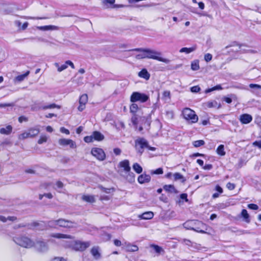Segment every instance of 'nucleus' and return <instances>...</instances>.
Listing matches in <instances>:
<instances>
[{"label":"nucleus","mask_w":261,"mask_h":261,"mask_svg":"<svg viewBox=\"0 0 261 261\" xmlns=\"http://www.w3.org/2000/svg\"><path fill=\"white\" fill-rule=\"evenodd\" d=\"M128 51H145L147 53V58L156 60L166 64H168L170 62V60L160 57L161 55V52L154 50L148 48H137L128 50Z\"/></svg>","instance_id":"nucleus-1"},{"label":"nucleus","mask_w":261,"mask_h":261,"mask_svg":"<svg viewBox=\"0 0 261 261\" xmlns=\"http://www.w3.org/2000/svg\"><path fill=\"white\" fill-rule=\"evenodd\" d=\"M13 241L18 245L25 248L34 247V242L29 238L24 236H20L13 238Z\"/></svg>","instance_id":"nucleus-2"},{"label":"nucleus","mask_w":261,"mask_h":261,"mask_svg":"<svg viewBox=\"0 0 261 261\" xmlns=\"http://www.w3.org/2000/svg\"><path fill=\"white\" fill-rule=\"evenodd\" d=\"M182 114L186 120L191 121V123H196L198 120V116L190 108H185L182 112Z\"/></svg>","instance_id":"nucleus-3"},{"label":"nucleus","mask_w":261,"mask_h":261,"mask_svg":"<svg viewBox=\"0 0 261 261\" xmlns=\"http://www.w3.org/2000/svg\"><path fill=\"white\" fill-rule=\"evenodd\" d=\"M149 99V96L145 93L139 92H134L132 94L130 100L132 102L140 101L141 102H145Z\"/></svg>","instance_id":"nucleus-4"},{"label":"nucleus","mask_w":261,"mask_h":261,"mask_svg":"<svg viewBox=\"0 0 261 261\" xmlns=\"http://www.w3.org/2000/svg\"><path fill=\"white\" fill-rule=\"evenodd\" d=\"M149 147L148 142L144 138H138L135 140V147L138 152L142 154L145 148Z\"/></svg>","instance_id":"nucleus-5"},{"label":"nucleus","mask_w":261,"mask_h":261,"mask_svg":"<svg viewBox=\"0 0 261 261\" xmlns=\"http://www.w3.org/2000/svg\"><path fill=\"white\" fill-rule=\"evenodd\" d=\"M91 245L89 241L82 242L81 241H76L72 246L73 250L79 251H83L88 248Z\"/></svg>","instance_id":"nucleus-6"},{"label":"nucleus","mask_w":261,"mask_h":261,"mask_svg":"<svg viewBox=\"0 0 261 261\" xmlns=\"http://www.w3.org/2000/svg\"><path fill=\"white\" fill-rule=\"evenodd\" d=\"M40 132V130L37 128H31L28 132L21 134L19 137V139H25L28 138H32L37 136Z\"/></svg>","instance_id":"nucleus-7"},{"label":"nucleus","mask_w":261,"mask_h":261,"mask_svg":"<svg viewBox=\"0 0 261 261\" xmlns=\"http://www.w3.org/2000/svg\"><path fill=\"white\" fill-rule=\"evenodd\" d=\"M57 221L58 226L66 228H73L75 224V223L73 221L62 218L59 219Z\"/></svg>","instance_id":"nucleus-8"},{"label":"nucleus","mask_w":261,"mask_h":261,"mask_svg":"<svg viewBox=\"0 0 261 261\" xmlns=\"http://www.w3.org/2000/svg\"><path fill=\"white\" fill-rule=\"evenodd\" d=\"M34 246L39 252H45L48 250L47 244L43 241H36L35 243L34 242Z\"/></svg>","instance_id":"nucleus-9"},{"label":"nucleus","mask_w":261,"mask_h":261,"mask_svg":"<svg viewBox=\"0 0 261 261\" xmlns=\"http://www.w3.org/2000/svg\"><path fill=\"white\" fill-rule=\"evenodd\" d=\"M200 223L198 221H194V220H191V221H188L186 222H185L183 224L184 227L189 230H193L195 231L200 232L202 233H204L205 232L204 230H199L198 228H195L194 227V224H196V223Z\"/></svg>","instance_id":"nucleus-10"},{"label":"nucleus","mask_w":261,"mask_h":261,"mask_svg":"<svg viewBox=\"0 0 261 261\" xmlns=\"http://www.w3.org/2000/svg\"><path fill=\"white\" fill-rule=\"evenodd\" d=\"M92 154L100 161L105 159L106 155L103 150L101 148H93L91 150Z\"/></svg>","instance_id":"nucleus-11"},{"label":"nucleus","mask_w":261,"mask_h":261,"mask_svg":"<svg viewBox=\"0 0 261 261\" xmlns=\"http://www.w3.org/2000/svg\"><path fill=\"white\" fill-rule=\"evenodd\" d=\"M140 122L141 125H143L144 128L149 130L151 122V114L147 116H142L140 118Z\"/></svg>","instance_id":"nucleus-12"},{"label":"nucleus","mask_w":261,"mask_h":261,"mask_svg":"<svg viewBox=\"0 0 261 261\" xmlns=\"http://www.w3.org/2000/svg\"><path fill=\"white\" fill-rule=\"evenodd\" d=\"M30 227H29V229H33L34 227L37 228L38 230H44L46 229V223L44 221H41L40 222H33L30 223Z\"/></svg>","instance_id":"nucleus-13"},{"label":"nucleus","mask_w":261,"mask_h":261,"mask_svg":"<svg viewBox=\"0 0 261 261\" xmlns=\"http://www.w3.org/2000/svg\"><path fill=\"white\" fill-rule=\"evenodd\" d=\"M88 101V95L86 94H84L81 96L79 99L80 106L78 107V110L82 112L85 108V105Z\"/></svg>","instance_id":"nucleus-14"},{"label":"nucleus","mask_w":261,"mask_h":261,"mask_svg":"<svg viewBox=\"0 0 261 261\" xmlns=\"http://www.w3.org/2000/svg\"><path fill=\"white\" fill-rule=\"evenodd\" d=\"M59 143L62 146H67L69 145L71 148L76 147L75 142L70 139H60L59 140Z\"/></svg>","instance_id":"nucleus-15"},{"label":"nucleus","mask_w":261,"mask_h":261,"mask_svg":"<svg viewBox=\"0 0 261 261\" xmlns=\"http://www.w3.org/2000/svg\"><path fill=\"white\" fill-rule=\"evenodd\" d=\"M240 121L242 124H248L252 120V117L248 114H244L240 116Z\"/></svg>","instance_id":"nucleus-16"},{"label":"nucleus","mask_w":261,"mask_h":261,"mask_svg":"<svg viewBox=\"0 0 261 261\" xmlns=\"http://www.w3.org/2000/svg\"><path fill=\"white\" fill-rule=\"evenodd\" d=\"M90 252L95 259L97 260L101 258V253H100L99 247H93L91 249Z\"/></svg>","instance_id":"nucleus-17"},{"label":"nucleus","mask_w":261,"mask_h":261,"mask_svg":"<svg viewBox=\"0 0 261 261\" xmlns=\"http://www.w3.org/2000/svg\"><path fill=\"white\" fill-rule=\"evenodd\" d=\"M150 179V175L146 174H142L139 175L138 178V181L141 184L149 182Z\"/></svg>","instance_id":"nucleus-18"},{"label":"nucleus","mask_w":261,"mask_h":261,"mask_svg":"<svg viewBox=\"0 0 261 261\" xmlns=\"http://www.w3.org/2000/svg\"><path fill=\"white\" fill-rule=\"evenodd\" d=\"M154 214L153 212L149 211L143 213L141 215H139L138 217L140 219L149 220L153 218Z\"/></svg>","instance_id":"nucleus-19"},{"label":"nucleus","mask_w":261,"mask_h":261,"mask_svg":"<svg viewBox=\"0 0 261 261\" xmlns=\"http://www.w3.org/2000/svg\"><path fill=\"white\" fill-rule=\"evenodd\" d=\"M125 249L127 252H136L138 250L139 248L137 246L130 243H125Z\"/></svg>","instance_id":"nucleus-20"},{"label":"nucleus","mask_w":261,"mask_h":261,"mask_svg":"<svg viewBox=\"0 0 261 261\" xmlns=\"http://www.w3.org/2000/svg\"><path fill=\"white\" fill-rule=\"evenodd\" d=\"M51 237L57 238V239H73V237L69 235V234H62V233H53L51 235Z\"/></svg>","instance_id":"nucleus-21"},{"label":"nucleus","mask_w":261,"mask_h":261,"mask_svg":"<svg viewBox=\"0 0 261 261\" xmlns=\"http://www.w3.org/2000/svg\"><path fill=\"white\" fill-rule=\"evenodd\" d=\"M92 135L93 138V140L96 141H101L105 138L104 136L98 131L93 132Z\"/></svg>","instance_id":"nucleus-22"},{"label":"nucleus","mask_w":261,"mask_h":261,"mask_svg":"<svg viewBox=\"0 0 261 261\" xmlns=\"http://www.w3.org/2000/svg\"><path fill=\"white\" fill-rule=\"evenodd\" d=\"M120 166L124 168L126 172H129L130 171V167L129 166V162L128 160H125L121 161L119 163Z\"/></svg>","instance_id":"nucleus-23"},{"label":"nucleus","mask_w":261,"mask_h":261,"mask_svg":"<svg viewBox=\"0 0 261 261\" xmlns=\"http://www.w3.org/2000/svg\"><path fill=\"white\" fill-rule=\"evenodd\" d=\"M163 189L167 192L171 193H177V190L175 188L174 186L172 185H166L163 187Z\"/></svg>","instance_id":"nucleus-24"},{"label":"nucleus","mask_w":261,"mask_h":261,"mask_svg":"<svg viewBox=\"0 0 261 261\" xmlns=\"http://www.w3.org/2000/svg\"><path fill=\"white\" fill-rule=\"evenodd\" d=\"M37 29L41 31H48V30H56L58 29V27L55 25H44V26H39L37 27Z\"/></svg>","instance_id":"nucleus-25"},{"label":"nucleus","mask_w":261,"mask_h":261,"mask_svg":"<svg viewBox=\"0 0 261 261\" xmlns=\"http://www.w3.org/2000/svg\"><path fill=\"white\" fill-rule=\"evenodd\" d=\"M54 108H58L59 109L61 108V107L59 105L55 104V103H51V104H49V105L42 106L41 107L39 108V109H42V110H45L46 109H54Z\"/></svg>","instance_id":"nucleus-26"},{"label":"nucleus","mask_w":261,"mask_h":261,"mask_svg":"<svg viewBox=\"0 0 261 261\" xmlns=\"http://www.w3.org/2000/svg\"><path fill=\"white\" fill-rule=\"evenodd\" d=\"M138 75L140 77L147 80H148L150 77V74L146 69H143L141 71H140L138 73Z\"/></svg>","instance_id":"nucleus-27"},{"label":"nucleus","mask_w":261,"mask_h":261,"mask_svg":"<svg viewBox=\"0 0 261 261\" xmlns=\"http://www.w3.org/2000/svg\"><path fill=\"white\" fill-rule=\"evenodd\" d=\"M12 130V127L9 125L6 128H1L0 129V133L2 134L8 135L10 134Z\"/></svg>","instance_id":"nucleus-28"},{"label":"nucleus","mask_w":261,"mask_h":261,"mask_svg":"<svg viewBox=\"0 0 261 261\" xmlns=\"http://www.w3.org/2000/svg\"><path fill=\"white\" fill-rule=\"evenodd\" d=\"M241 216L242 217H243L244 221L247 223H249L250 221V220L249 219V215L248 214V212L246 210L243 209L242 211L241 212Z\"/></svg>","instance_id":"nucleus-29"},{"label":"nucleus","mask_w":261,"mask_h":261,"mask_svg":"<svg viewBox=\"0 0 261 261\" xmlns=\"http://www.w3.org/2000/svg\"><path fill=\"white\" fill-rule=\"evenodd\" d=\"M196 49V46H193V47H189V48L182 47L179 50V52L180 53H185L188 54H190L191 52L195 50Z\"/></svg>","instance_id":"nucleus-30"},{"label":"nucleus","mask_w":261,"mask_h":261,"mask_svg":"<svg viewBox=\"0 0 261 261\" xmlns=\"http://www.w3.org/2000/svg\"><path fill=\"white\" fill-rule=\"evenodd\" d=\"M82 199L90 203H93L95 201L94 197L92 195H84L82 197Z\"/></svg>","instance_id":"nucleus-31"},{"label":"nucleus","mask_w":261,"mask_h":261,"mask_svg":"<svg viewBox=\"0 0 261 261\" xmlns=\"http://www.w3.org/2000/svg\"><path fill=\"white\" fill-rule=\"evenodd\" d=\"M133 169L138 174L141 173L143 171L142 167L137 163L133 164Z\"/></svg>","instance_id":"nucleus-32"},{"label":"nucleus","mask_w":261,"mask_h":261,"mask_svg":"<svg viewBox=\"0 0 261 261\" xmlns=\"http://www.w3.org/2000/svg\"><path fill=\"white\" fill-rule=\"evenodd\" d=\"M174 178L175 180H181L182 183L186 181L185 178L180 173L176 172L173 174Z\"/></svg>","instance_id":"nucleus-33"},{"label":"nucleus","mask_w":261,"mask_h":261,"mask_svg":"<svg viewBox=\"0 0 261 261\" xmlns=\"http://www.w3.org/2000/svg\"><path fill=\"white\" fill-rule=\"evenodd\" d=\"M57 222V220H52L48 221L47 223H46V229L47 227L56 228V226H58Z\"/></svg>","instance_id":"nucleus-34"},{"label":"nucleus","mask_w":261,"mask_h":261,"mask_svg":"<svg viewBox=\"0 0 261 261\" xmlns=\"http://www.w3.org/2000/svg\"><path fill=\"white\" fill-rule=\"evenodd\" d=\"M216 152L220 155L223 156L225 154L224 151V146L222 144L220 145L217 148Z\"/></svg>","instance_id":"nucleus-35"},{"label":"nucleus","mask_w":261,"mask_h":261,"mask_svg":"<svg viewBox=\"0 0 261 261\" xmlns=\"http://www.w3.org/2000/svg\"><path fill=\"white\" fill-rule=\"evenodd\" d=\"M191 69L194 71L198 70L199 69V61L195 60L191 63Z\"/></svg>","instance_id":"nucleus-36"},{"label":"nucleus","mask_w":261,"mask_h":261,"mask_svg":"<svg viewBox=\"0 0 261 261\" xmlns=\"http://www.w3.org/2000/svg\"><path fill=\"white\" fill-rule=\"evenodd\" d=\"M71 81L76 84V86H81L84 84L83 76L78 77L76 79H72Z\"/></svg>","instance_id":"nucleus-37"},{"label":"nucleus","mask_w":261,"mask_h":261,"mask_svg":"<svg viewBox=\"0 0 261 261\" xmlns=\"http://www.w3.org/2000/svg\"><path fill=\"white\" fill-rule=\"evenodd\" d=\"M151 247L154 250L155 252H156L159 254H160L162 252H163V253L164 252V251L163 249V248L161 247H160L157 245L152 244L151 245Z\"/></svg>","instance_id":"nucleus-38"},{"label":"nucleus","mask_w":261,"mask_h":261,"mask_svg":"<svg viewBox=\"0 0 261 261\" xmlns=\"http://www.w3.org/2000/svg\"><path fill=\"white\" fill-rule=\"evenodd\" d=\"M30 71H28L25 73L18 75L16 77V80L18 82H21L24 80L25 77H26L29 74Z\"/></svg>","instance_id":"nucleus-39"},{"label":"nucleus","mask_w":261,"mask_h":261,"mask_svg":"<svg viewBox=\"0 0 261 261\" xmlns=\"http://www.w3.org/2000/svg\"><path fill=\"white\" fill-rule=\"evenodd\" d=\"M128 173V175L126 176V179L129 182H133L135 181V174L134 173L131 172L130 171L129 172H127Z\"/></svg>","instance_id":"nucleus-40"},{"label":"nucleus","mask_w":261,"mask_h":261,"mask_svg":"<svg viewBox=\"0 0 261 261\" xmlns=\"http://www.w3.org/2000/svg\"><path fill=\"white\" fill-rule=\"evenodd\" d=\"M54 65L56 67H57L58 71L59 72H61L67 68V65L65 63L61 66H60L58 63H55Z\"/></svg>","instance_id":"nucleus-41"},{"label":"nucleus","mask_w":261,"mask_h":261,"mask_svg":"<svg viewBox=\"0 0 261 261\" xmlns=\"http://www.w3.org/2000/svg\"><path fill=\"white\" fill-rule=\"evenodd\" d=\"M129 109L130 113L133 114H136L138 109V106L136 103H133L130 106Z\"/></svg>","instance_id":"nucleus-42"},{"label":"nucleus","mask_w":261,"mask_h":261,"mask_svg":"<svg viewBox=\"0 0 261 261\" xmlns=\"http://www.w3.org/2000/svg\"><path fill=\"white\" fill-rule=\"evenodd\" d=\"M205 142L203 140H200L194 141L193 142V145L195 147H198L204 144Z\"/></svg>","instance_id":"nucleus-43"},{"label":"nucleus","mask_w":261,"mask_h":261,"mask_svg":"<svg viewBox=\"0 0 261 261\" xmlns=\"http://www.w3.org/2000/svg\"><path fill=\"white\" fill-rule=\"evenodd\" d=\"M131 121H132L133 124L136 127H137V124L138 123V118H137V115H136V114H133V116L132 117V118H131Z\"/></svg>","instance_id":"nucleus-44"},{"label":"nucleus","mask_w":261,"mask_h":261,"mask_svg":"<svg viewBox=\"0 0 261 261\" xmlns=\"http://www.w3.org/2000/svg\"><path fill=\"white\" fill-rule=\"evenodd\" d=\"M221 89H222V87H221V85H217V86L214 87L212 88L206 89L205 90V93H209L210 92H212V91H214V90H221Z\"/></svg>","instance_id":"nucleus-45"},{"label":"nucleus","mask_w":261,"mask_h":261,"mask_svg":"<svg viewBox=\"0 0 261 261\" xmlns=\"http://www.w3.org/2000/svg\"><path fill=\"white\" fill-rule=\"evenodd\" d=\"M152 174H162L163 173V170L162 168H159L155 170L151 171Z\"/></svg>","instance_id":"nucleus-46"},{"label":"nucleus","mask_w":261,"mask_h":261,"mask_svg":"<svg viewBox=\"0 0 261 261\" xmlns=\"http://www.w3.org/2000/svg\"><path fill=\"white\" fill-rule=\"evenodd\" d=\"M47 141V137L45 136H41L40 139L38 141V143L41 144Z\"/></svg>","instance_id":"nucleus-47"},{"label":"nucleus","mask_w":261,"mask_h":261,"mask_svg":"<svg viewBox=\"0 0 261 261\" xmlns=\"http://www.w3.org/2000/svg\"><path fill=\"white\" fill-rule=\"evenodd\" d=\"M84 140L85 141V142H86L87 143H90V142H93L94 140H93L92 135L91 136H88L85 137L84 138Z\"/></svg>","instance_id":"nucleus-48"},{"label":"nucleus","mask_w":261,"mask_h":261,"mask_svg":"<svg viewBox=\"0 0 261 261\" xmlns=\"http://www.w3.org/2000/svg\"><path fill=\"white\" fill-rule=\"evenodd\" d=\"M201 89L198 86H195L191 88V91L193 93H197L200 91Z\"/></svg>","instance_id":"nucleus-49"},{"label":"nucleus","mask_w":261,"mask_h":261,"mask_svg":"<svg viewBox=\"0 0 261 261\" xmlns=\"http://www.w3.org/2000/svg\"><path fill=\"white\" fill-rule=\"evenodd\" d=\"M101 190L106 193H110L112 191H113V189L112 188H106L102 186L100 187Z\"/></svg>","instance_id":"nucleus-50"},{"label":"nucleus","mask_w":261,"mask_h":261,"mask_svg":"<svg viewBox=\"0 0 261 261\" xmlns=\"http://www.w3.org/2000/svg\"><path fill=\"white\" fill-rule=\"evenodd\" d=\"M212 55L211 54L207 53L204 55V60L206 62H210L212 59Z\"/></svg>","instance_id":"nucleus-51"},{"label":"nucleus","mask_w":261,"mask_h":261,"mask_svg":"<svg viewBox=\"0 0 261 261\" xmlns=\"http://www.w3.org/2000/svg\"><path fill=\"white\" fill-rule=\"evenodd\" d=\"M248 207L249 209L253 210H257L258 209V206L256 204L251 203L248 205Z\"/></svg>","instance_id":"nucleus-52"},{"label":"nucleus","mask_w":261,"mask_h":261,"mask_svg":"<svg viewBox=\"0 0 261 261\" xmlns=\"http://www.w3.org/2000/svg\"><path fill=\"white\" fill-rule=\"evenodd\" d=\"M249 87L251 89H261V85L255 84H250L249 85Z\"/></svg>","instance_id":"nucleus-53"},{"label":"nucleus","mask_w":261,"mask_h":261,"mask_svg":"<svg viewBox=\"0 0 261 261\" xmlns=\"http://www.w3.org/2000/svg\"><path fill=\"white\" fill-rule=\"evenodd\" d=\"M226 187L229 190H232L235 188L236 185L234 184L228 182L226 185Z\"/></svg>","instance_id":"nucleus-54"},{"label":"nucleus","mask_w":261,"mask_h":261,"mask_svg":"<svg viewBox=\"0 0 261 261\" xmlns=\"http://www.w3.org/2000/svg\"><path fill=\"white\" fill-rule=\"evenodd\" d=\"M217 103L216 101H209L207 103V106L208 108H213L216 107Z\"/></svg>","instance_id":"nucleus-55"},{"label":"nucleus","mask_w":261,"mask_h":261,"mask_svg":"<svg viewBox=\"0 0 261 261\" xmlns=\"http://www.w3.org/2000/svg\"><path fill=\"white\" fill-rule=\"evenodd\" d=\"M163 96L164 98H170V92L169 91H165L163 93Z\"/></svg>","instance_id":"nucleus-56"},{"label":"nucleus","mask_w":261,"mask_h":261,"mask_svg":"<svg viewBox=\"0 0 261 261\" xmlns=\"http://www.w3.org/2000/svg\"><path fill=\"white\" fill-rule=\"evenodd\" d=\"M182 242L186 245H187V246H192V242L189 240H188V239H183L182 240Z\"/></svg>","instance_id":"nucleus-57"},{"label":"nucleus","mask_w":261,"mask_h":261,"mask_svg":"<svg viewBox=\"0 0 261 261\" xmlns=\"http://www.w3.org/2000/svg\"><path fill=\"white\" fill-rule=\"evenodd\" d=\"M160 200L165 203H167L168 202V198L164 194H162V195L160 197Z\"/></svg>","instance_id":"nucleus-58"},{"label":"nucleus","mask_w":261,"mask_h":261,"mask_svg":"<svg viewBox=\"0 0 261 261\" xmlns=\"http://www.w3.org/2000/svg\"><path fill=\"white\" fill-rule=\"evenodd\" d=\"M187 197H188V195L186 193H182L180 195V199H181L182 200H185L186 202L188 201V199Z\"/></svg>","instance_id":"nucleus-59"},{"label":"nucleus","mask_w":261,"mask_h":261,"mask_svg":"<svg viewBox=\"0 0 261 261\" xmlns=\"http://www.w3.org/2000/svg\"><path fill=\"white\" fill-rule=\"evenodd\" d=\"M60 132L62 133L66 134L67 135H69L70 134L69 130L64 127H61L60 128Z\"/></svg>","instance_id":"nucleus-60"},{"label":"nucleus","mask_w":261,"mask_h":261,"mask_svg":"<svg viewBox=\"0 0 261 261\" xmlns=\"http://www.w3.org/2000/svg\"><path fill=\"white\" fill-rule=\"evenodd\" d=\"M213 168V165L212 164H206L203 167V169L206 170H210Z\"/></svg>","instance_id":"nucleus-61"},{"label":"nucleus","mask_w":261,"mask_h":261,"mask_svg":"<svg viewBox=\"0 0 261 261\" xmlns=\"http://www.w3.org/2000/svg\"><path fill=\"white\" fill-rule=\"evenodd\" d=\"M28 121V118L27 117H25V116H21L18 118V121L20 123H22L23 121Z\"/></svg>","instance_id":"nucleus-62"},{"label":"nucleus","mask_w":261,"mask_h":261,"mask_svg":"<svg viewBox=\"0 0 261 261\" xmlns=\"http://www.w3.org/2000/svg\"><path fill=\"white\" fill-rule=\"evenodd\" d=\"M65 64L68 66V65H69L71 66V67L72 68V69H74L75 67H74V65L73 64V63L69 61V60H68V61H66L65 62Z\"/></svg>","instance_id":"nucleus-63"},{"label":"nucleus","mask_w":261,"mask_h":261,"mask_svg":"<svg viewBox=\"0 0 261 261\" xmlns=\"http://www.w3.org/2000/svg\"><path fill=\"white\" fill-rule=\"evenodd\" d=\"M253 144V145L257 146L259 148L261 149V140L258 141H255Z\"/></svg>","instance_id":"nucleus-64"}]
</instances>
